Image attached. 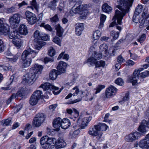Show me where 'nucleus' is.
<instances>
[{"instance_id":"774afa93","label":"nucleus","mask_w":149,"mask_h":149,"mask_svg":"<svg viewBox=\"0 0 149 149\" xmlns=\"http://www.w3.org/2000/svg\"><path fill=\"white\" fill-rule=\"evenodd\" d=\"M15 11V8L12 7L8 9L7 10V12L8 13H11L14 12Z\"/></svg>"},{"instance_id":"0e129e2a","label":"nucleus","mask_w":149,"mask_h":149,"mask_svg":"<svg viewBox=\"0 0 149 149\" xmlns=\"http://www.w3.org/2000/svg\"><path fill=\"white\" fill-rule=\"evenodd\" d=\"M16 95L15 93L12 94L10 98L8 100L7 102V104H9L12 101V99H14L16 97Z\"/></svg>"},{"instance_id":"4d7b16f0","label":"nucleus","mask_w":149,"mask_h":149,"mask_svg":"<svg viewBox=\"0 0 149 149\" xmlns=\"http://www.w3.org/2000/svg\"><path fill=\"white\" fill-rule=\"evenodd\" d=\"M77 78V77H74L70 81L67 83V84L70 86H72L73 85L76 81Z\"/></svg>"},{"instance_id":"8fccbe9b","label":"nucleus","mask_w":149,"mask_h":149,"mask_svg":"<svg viewBox=\"0 0 149 149\" xmlns=\"http://www.w3.org/2000/svg\"><path fill=\"white\" fill-rule=\"evenodd\" d=\"M94 96V94H91L90 93H88V94L86 95L87 100L88 101L92 100L93 99Z\"/></svg>"},{"instance_id":"bb28decb","label":"nucleus","mask_w":149,"mask_h":149,"mask_svg":"<svg viewBox=\"0 0 149 149\" xmlns=\"http://www.w3.org/2000/svg\"><path fill=\"white\" fill-rule=\"evenodd\" d=\"M12 42L17 49L19 48L21 46V41L19 37L13 38L12 40Z\"/></svg>"},{"instance_id":"5701e85b","label":"nucleus","mask_w":149,"mask_h":149,"mask_svg":"<svg viewBox=\"0 0 149 149\" xmlns=\"http://www.w3.org/2000/svg\"><path fill=\"white\" fill-rule=\"evenodd\" d=\"M71 124L70 120L68 119L64 118L62 120L61 127L62 129H65L68 128Z\"/></svg>"},{"instance_id":"412c9836","label":"nucleus","mask_w":149,"mask_h":149,"mask_svg":"<svg viewBox=\"0 0 149 149\" xmlns=\"http://www.w3.org/2000/svg\"><path fill=\"white\" fill-rule=\"evenodd\" d=\"M55 30H56V35L59 37L62 36L63 33L64 29L59 24H57L55 26Z\"/></svg>"},{"instance_id":"338daca9","label":"nucleus","mask_w":149,"mask_h":149,"mask_svg":"<svg viewBox=\"0 0 149 149\" xmlns=\"http://www.w3.org/2000/svg\"><path fill=\"white\" fill-rule=\"evenodd\" d=\"M106 15L103 14H101L100 18V21L104 23L106 19Z\"/></svg>"},{"instance_id":"ea45409f","label":"nucleus","mask_w":149,"mask_h":149,"mask_svg":"<svg viewBox=\"0 0 149 149\" xmlns=\"http://www.w3.org/2000/svg\"><path fill=\"white\" fill-rule=\"evenodd\" d=\"M105 65V63L104 61L102 60L96 62L95 67L97 68L101 67H104Z\"/></svg>"},{"instance_id":"a211bd4d","label":"nucleus","mask_w":149,"mask_h":149,"mask_svg":"<svg viewBox=\"0 0 149 149\" xmlns=\"http://www.w3.org/2000/svg\"><path fill=\"white\" fill-rule=\"evenodd\" d=\"M75 32L76 35L78 36H80L84 29L83 24L82 23L76 24L75 25Z\"/></svg>"},{"instance_id":"4468645a","label":"nucleus","mask_w":149,"mask_h":149,"mask_svg":"<svg viewBox=\"0 0 149 149\" xmlns=\"http://www.w3.org/2000/svg\"><path fill=\"white\" fill-rule=\"evenodd\" d=\"M139 145L143 149H149V133L140 141Z\"/></svg>"},{"instance_id":"f257e3e1","label":"nucleus","mask_w":149,"mask_h":149,"mask_svg":"<svg viewBox=\"0 0 149 149\" xmlns=\"http://www.w3.org/2000/svg\"><path fill=\"white\" fill-rule=\"evenodd\" d=\"M134 0H117L118 5L117 7L122 12L116 10L113 20L114 21L109 25V27H113L116 24L115 21L117 19V23L119 24H122V20L125 14L128 12L130 8L132 5Z\"/></svg>"},{"instance_id":"bf43d9fd","label":"nucleus","mask_w":149,"mask_h":149,"mask_svg":"<svg viewBox=\"0 0 149 149\" xmlns=\"http://www.w3.org/2000/svg\"><path fill=\"white\" fill-rule=\"evenodd\" d=\"M110 116V114L109 113H107L105 115V116L104 117V120H103V122H109V123L111 121V120H109L108 119V118Z\"/></svg>"},{"instance_id":"37998d69","label":"nucleus","mask_w":149,"mask_h":149,"mask_svg":"<svg viewBox=\"0 0 149 149\" xmlns=\"http://www.w3.org/2000/svg\"><path fill=\"white\" fill-rule=\"evenodd\" d=\"M34 45L35 49L38 50H40L42 47V43L40 41L37 40L35 42Z\"/></svg>"},{"instance_id":"2f4dec72","label":"nucleus","mask_w":149,"mask_h":149,"mask_svg":"<svg viewBox=\"0 0 149 149\" xmlns=\"http://www.w3.org/2000/svg\"><path fill=\"white\" fill-rule=\"evenodd\" d=\"M43 33L40 32L38 30L35 31L34 33V37L36 39H40L42 38Z\"/></svg>"},{"instance_id":"4c0bfd02","label":"nucleus","mask_w":149,"mask_h":149,"mask_svg":"<svg viewBox=\"0 0 149 149\" xmlns=\"http://www.w3.org/2000/svg\"><path fill=\"white\" fill-rule=\"evenodd\" d=\"M143 10V6L142 5L139 4L136 8L134 13L136 15H139Z\"/></svg>"},{"instance_id":"7ed1b4c3","label":"nucleus","mask_w":149,"mask_h":149,"mask_svg":"<svg viewBox=\"0 0 149 149\" xmlns=\"http://www.w3.org/2000/svg\"><path fill=\"white\" fill-rule=\"evenodd\" d=\"M38 52L32 50L30 47H27L23 52L21 55V59L23 62L22 66L25 68L29 66L34 58L37 54Z\"/></svg>"},{"instance_id":"c85d7f7f","label":"nucleus","mask_w":149,"mask_h":149,"mask_svg":"<svg viewBox=\"0 0 149 149\" xmlns=\"http://www.w3.org/2000/svg\"><path fill=\"white\" fill-rule=\"evenodd\" d=\"M146 127V125L144 124H143L142 120L141 125L139 126L138 128V131L142 133L145 134L146 132V130L145 128Z\"/></svg>"},{"instance_id":"dca6fc26","label":"nucleus","mask_w":149,"mask_h":149,"mask_svg":"<svg viewBox=\"0 0 149 149\" xmlns=\"http://www.w3.org/2000/svg\"><path fill=\"white\" fill-rule=\"evenodd\" d=\"M66 145V144L64 140L63 136L60 137L56 140L54 145V147L56 149H59L64 147Z\"/></svg>"},{"instance_id":"f3484780","label":"nucleus","mask_w":149,"mask_h":149,"mask_svg":"<svg viewBox=\"0 0 149 149\" xmlns=\"http://www.w3.org/2000/svg\"><path fill=\"white\" fill-rule=\"evenodd\" d=\"M66 67V63L63 61H61L57 65V69L59 73L61 74L65 72Z\"/></svg>"},{"instance_id":"13d9d810","label":"nucleus","mask_w":149,"mask_h":149,"mask_svg":"<svg viewBox=\"0 0 149 149\" xmlns=\"http://www.w3.org/2000/svg\"><path fill=\"white\" fill-rule=\"evenodd\" d=\"M117 61L118 63L122 64L125 62V60L123 58L122 56L120 55L117 58Z\"/></svg>"},{"instance_id":"39448f33","label":"nucleus","mask_w":149,"mask_h":149,"mask_svg":"<svg viewBox=\"0 0 149 149\" xmlns=\"http://www.w3.org/2000/svg\"><path fill=\"white\" fill-rule=\"evenodd\" d=\"M70 13H78L81 15V18L84 19L87 16L88 13V11L85 9L83 5H80L77 7H75V6L73 7L71 9Z\"/></svg>"},{"instance_id":"2eb2a0df","label":"nucleus","mask_w":149,"mask_h":149,"mask_svg":"<svg viewBox=\"0 0 149 149\" xmlns=\"http://www.w3.org/2000/svg\"><path fill=\"white\" fill-rule=\"evenodd\" d=\"M56 142V139L54 138H49L43 148L45 149H50L54 148L55 143Z\"/></svg>"},{"instance_id":"c03bdc74","label":"nucleus","mask_w":149,"mask_h":149,"mask_svg":"<svg viewBox=\"0 0 149 149\" xmlns=\"http://www.w3.org/2000/svg\"><path fill=\"white\" fill-rule=\"evenodd\" d=\"M40 26L44 27L46 29L51 31H52L53 29L51 26L49 24H45V23H42Z\"/></svg>"},{"instance_id":"603ef678","label":"nucleus","mask_w":149,"mask_h":149,"mask_svg":"<svg viewBox=\"0 0 149 149\" xmlns=\"http://www.w3.org/2000/svg\"><path fill=\"white\" fill-rule=\"evenodd\" d=\"M115 83L117 84L122 86L124 82L121 78H118L115 80Z\"/></svg>"},{"instance_id":"423d86ee","label":"nucleus","mask_w":149,"mask_h":149,"mask_svg":"<svg viewBox=\"0 0 149 149\" xmlns=\"http://www.w3.org/2000/svg\"><path fill=\"white\" fill-rule=\"evenodd\" d=\"M46 118V115L44 113H39L37 114L32 122L33 126L37 127H39L45 121Z\"/></svg>"},{"instance_id":"6ab92c4d","label":"nucleus","mask_w":149,"mask_h":149,"mask_svg":"<svg viewBox=\"0 0 149 149\" xmlns=\"http://www.w3.org/2000/svg\"><path fill=\"white\" fill-rule=\"evenodd\" d=\"M62 121V119L59 117L56 118L54 120L53 124L56 131H58L59 130Z\"/></svg>"},{"instance_id":"c9c22d12","label":"nucleus","mask_w":149,"mask_h":149,"mask_svg":"<svg viewBox=\"0 0 149 149\" xmlns=\"http://www.w3.org/2000/svg\"><path fill=\"white\" fill-rule=\"evenodd\" d=\"M80 131L79 128L78 129L74 131L73 132H71L70 134L71 136V138L72 139L75 138L79 134Z\"/></svg>"},{"instance_id":"864d4df0","label":"nucleus","mask_w":149,"mask_h":149,"mask_svg":"<svg viewBox=\"0 0 149 149\" xmlns=\"http://www.w3.org/2000/svg\"><path fill=\"white\" fill-rule=\"evenodd\" d=\"M58 18L57 14H56L53 17L50 18V21L52 22H56L58 21Z\"/></svg>"},{"instance_id":"393cba45","label":"nucleus","mask_w":149,"mask_h":149,"mask_svg":"<svg viewBox=\"0 0 149 149\" xmlns=\"http://www.w3.org/2000/svg\"><path fill=\"white\" fill-rule=\"evenodd\" d=\"M100 51L105 52V54L107 55H108L109 54H111V50L110 49L108 50V46L105 44H103L100 45L99 47Z\"/></svg>"},{"instance_id":"de8ad7c7","label":"nucleus","mask_w":149,"mask_h":149,"mask_svg":"<svg viewBox=\"0 0 149 149\" xmlns=\"http://www.w3.org/2000/svg\"><path fill=\"white\" fill-rule=\"evenodd\" d=\"M120 49V47L118 46L115 47L114 48L113 47H111L110 49L111 50V54H109L110 55H114L115 53V52L118 50V49Z\"/></svg>"},{"instance_id":"473e14b6","label":"nucleus","mask_w":149,"mask_h":149,"mask_svg":"<svg viewBox=\"0 0 149 149\" xmlns=\"http://www.w3.org/2000/svg\"><path fill=\"white\" fill-rule=\"evenodd\" d=\"M42 91L37 90L33 93L32 95L39 100L42 97Z\"/></svg>"},{"instance_id":"f03ea898","label":"nucleus","mask_w":149,"mask_h":149,"mask_svg":"<svg viewBox=\"0 0 149 149\" xmlns=\"http://www.w3.org/2000/svg\"><path fill=\"white\" fill-rule=\"evenodd\" d=\"M108 127L106 124L99 123L90 129L88 131V133L93 136H96L97 141H101V138L103 134L102 132L106 131Z\"/></svg>"},{"instance_id":"e433bc0d","label":"nucleus","mask_w":149,"mask_h":149,"mask_svg":"<svg viewBox=\"0 0 149 149\" xmlns=\"http://www.w3.org/2000/svg\"><path fill=\"white\" fill-rule=\"evenodd\" d=\"M92 57L94 58L96 60H99L102 57V54L99 53H97L95 51H93L92 54Z\"/></svg>"},{"instance_id":"20e7f679","label":"nucleus","mask_w":149,"mask_h":149,"mask_svg":"<svg viewBox=\"0 0 149 149\" xmlns=\"http://www.w3.org/2000/svg\"><path fill=\"white\" fill-rule=\"evenodd\" d=\"M143 69V68H140L136 69L133 72V76H129L128 80L131 81L133 85H135L139 79V75L140 77L144 78L147 76H149V71H146L143 72L139 74L140 72Z\"/></svg>"},{"instance_id":"c756f323","label":"nucleus","mask_w":149,"mask_h":149,"mask_svg":"<svg viewBox=\"0 0 149 149\" xmlns=\"http://www.w3.org/2000/svg\"><path fill=\"white\" fill-rule=\"evenodd\" d=\"M18 32L17 31H14L13 32H9L8 34L9 37L10 39L15 38L17 37H19V35L18 34Z\"/></svg>"},{"instance_id":"e2e57ef3","label":"nucleus","mask_w":149,"mask_h":149,"mask_svg":"<svg viewBox=\"0 0 149 149\" xmlns=\"http://www.w3.org/2000/svg\"><path fill=\"white\" fill-rule=\"evenodd\" d=\"M146 39V35L145 34H143L141 35L140 38L138 39V41L140 43H141L145 40Z\"/></svg>"},{"instance_id":"5fc2aeb1","label":"nucleus","mask_w":149,"mask_h":149,"mask_svg":"<svg viewBox=\"0 0 149 149\" xmlns=\"http://www.w3.org/2000/svg\"><path fill=\"white\" fill-rule=\"evenodd\" d=\"M54 60L53 58L45 57L44 59V61L45 63H47L49 62H52Z\"/></svg>"},{"instance_id":"680f3d73","label":"nucleus","mask_w":149,"mask_h":149,"mask_svg":"<svg viewBox=\"0 0 149 149\" xmlns=\"http://www.w3.org/2000/svg\"><path fill=\"white\" fill-rule=\"evenodd\" d=\"M43 35H42V38H41L40 39L46 41L48 40L49 38V36L47 34H46L43 33Z\"/></svg>"},{"instance_id":"9d476101","label":"nucleus","mask_w":149,"mask_h":149,"mask_svg":"<svg viewBox=\"0 0 149 149\" xmlns=\"http://www.w3.org/2000/svg\"><path fill=\"white\" fill-rule=\"evenodd\" d=\"M25 15L26 19L29 24L33 25L36 22L37 18L34 14L27 10L25 12Z\"/></svg>"},{"instance_id":"052dcab7","label":"nucleus","mask_w":149,"mask_h":149,"mask_svg":"<svg viewBox=\"0 0 149 149\" xmlns=\"http://www.w3.org/2000/svg\"><path fill=\"white\" fill-rule=\"evenodd\" d=\"M138 15H139L135 14V13L134 14L133 17V22L136 23H138L139 22V19Z\"/></svg>"},{"instance_id":"b1692460","label":"nucleus","mask_w":149,"mask_h":149,"mask_svg":"<svg viewBox=\"0 0 149 149\" xmlns=\"http://www.w3.org/2000/svg\"><path fill=\"white\" fill-rule=\"evenodd\" d=\"M19 31L20 34L26 35L28 33L27 27L24 25H20L19 28Z\"/></svg>"},{"instance_id":"f704fd0d","label":"nucleus","mask_w":149,"mask_h":149,"mask_svg":"<svg viewBox=\"0 0 149 149\" xmlns=\"http://www.w3.org/2000/svg\"><path fill=\"white\" fill-rule=\"evenodd\" d=\"M58 1L56 0H53L51 1L48 5V7L52 10H54L55 7L56 6V3Z\"/></svg>"},{"instance_id":"cd10ccee","label":"nucleus","mask_w":149,"mask_h":149,"mask_svg":"<svg viewBox=\"0 0 149 149\" xmlns=\"http://www.w3.org/2000/svg\"><path fill=\"white\" fill-rule=\"evenodd\" d=\"M103 11L108 13H109L112 10L111 8L107 3H105L102 6Z\"/></svg>"},{"instance_id":"7c9ffc66","label":"nucleus","mask_w":149,"mask_h":149,"mask_svg":"<svg viewBox=\"0 0 149 149\" xmlns=\"http://www.w3.org/2000/svg\"><path fill=\"white\" fill-rule=\"evenodd\" d=\"M30 4L31 5V8L33 10H34V9H35L37 11H38L39 7L36 2V0H32L30 2Z\"/></svg>"},{"instance_id":"72a5a7b5","label":"nucleus","mask_w":149,"mask_h":149,"mask_svg":"<svg viewBox=\"0 0 149 149\" xmlns=\"http://www.w3.org/2000/svg\"><path fill=\"white\" fill-rule=\"evenodd\" d=\"M39 100L32 95L29 100V103L32 105H34L36 104Z\"/></svg>"},{"instance_id":"4be33fe9","label":"nucleus","mask_w":149,"mask_h":149,"mask_svg":"<svg viewBox=\"0 0 149 149\" xmlns=\"http://www.w3.org/2000/svg\"><path fill=\"white\" fill-rule=\"evenodd\" d=\"M60 74H61L57 70L53 69L50 72L49 77L51 79L54 80L56 79L57 76Z\"/></svg>"},{"instance_id":"6e6d98bb","label":"nucleus","mask_w":149,"mask_h":149,"mask_svg":"<svg viewBox=\"0 0 149 149\" xmlns=\"http://www.w3.org/2000/svg\"><path fill=\"white\" fill-rule=\"evenodd\" d=\"M96 60L94 58L92 57V56L91 57L89 58L87 60V63H96Z\"/></svg>"},{"instance_id":"09e8293b","label":"nucleus","mask_w":149,"mask_h":149,"mask_svg":"<svg viewBox=\"0 0 149 149\" xmlns=\"http://www.w3.org/2000/svg\"><path fill=\"white\" fill-rule=\"evenodd\" d=\"M48 137L47 136H45L42 137L40 140V144L44 146L45 144V142H46V140H47V139H48Z\"/></svg>"},{"instance_id":"58836bf2","label":"nucleus","mask_w":149,"mask_h":149,"mask_svg":"<svg viewBox=\"0 0 149 149\" xmlns=\"http://www.w3.org/2000/svg\"><path fill=\"white\" fill-rule=\"evenodd\" d=\"M101 35V32L98 30L95 31L93 34V37L95 40L99 38Z\"/></svg>"},{"instance_id":"a18cd8bd","label":"nucleus","mask_w":149,"mask_h":149,"mask_svg":"<svg viewBox=\"0 0 149 149\" xmlns=\"http://www.w3.org/2000/svg\"><path fill=\"white\" fill-rule=\"evenodd\" d=\"M53 42L57 44L60 46H61V40L58 37L55 36L53 40Z\"/></svg>"},{"instance_id":"a19ab883","label":"nucleus","mask_w":149,"mask_h":149,"mask_svg":"<svg viewBox=\"0 0 149 149\" xmlns=\"http://www.w3.org/2000/svg\"><path fill=\"white\" fill-rule=\"evenodd\" d=\"M105 86L104 85H98L94 90H96L95 93L97 94L99 93L100 91L103 88H105Z\"/></svg>"},{"instance_id":"69168bd1","label":"nucleus","mask_w":149,"mask_h":149,"mask_svg":"<svg viewBox=\"0 0 149 149\" xmlns=\"http://www.w3.org/2000/svg\"><path fill=\"white\" fill-rule=\"evenodd\" d=\"M4 45L2 40L0 39V53L4 51Z\"/></svg>"},{"instance_id":"6e6552de","label":"nucleus","mask_w":149,"mask_h":149,"mask_svg":"<svg viewBox=\"0 0 149 149\" xmlns=\"http://www.w3.org/2000/svg\"><path fill=\"white\" fill-rule=\"evenodd\" d=\"M38 77V75L33 72L29 73L23 76V81L31 85L34 82Z\"/></svg>"},{"instance_id":"f8f14e48","label":"nucleus","mask_w":149,"mask_h":149,"mask_svg":"<svg viewBox=\"0 0 149 149\" xmlns=\"http://www.w3.org/2000/svg\"><path fill=\"white\" fill-rule=\"evenodd\" d=\"M20 21V15L18 13L14 14L10 17L9 21L10 24L14 27L17 26Z\"/></svg>"},{"instance_id":"0eeeda50","label":"nucleus","mask_w":149,"mask_h":149,"mask_svg":"<svg viewBox=\"0 0 149 149\" xmlns=\"http://www.w3.org/2000/svg\"><path fill=\"white\" fill-rule=\"evenodd\" d=\"M40 87L42 88L44 91H48L49 90H54L53 91V92L54 95L58 94L63 89V88H61L58 91L59 89L58 87L53 85L48 82L42 84Z\"/></svg>"},{"instance_id":"3c124183","label":"nucleus","mask_w":149,"mask_h":149,"mask_svg":"<svg viewBox=\"0 0 149 149\" xmlns=\"http://www.w3.org/2000/svg\"><path fill=\"white\" fill-rule=\"evenodd\" d=\"M11 119L9 118L3 121V125L4 126L9 125L11 123Z\"/></svg>"},{"instance_id":"1a4fd4ad","label":"nucleus","mask_w":149,"mask_h":149,"mask_svg":"<svg viewBox=\"0 0 149 149\" xmlns=\"http://www.w3.org/2000/svg\"><path fill=\"white\" fill-rule=\"evenodd\" d=\"M141 136V133L136 131L125 135L124 139L127 142L132 143L140 138Z\"/></svg>"},{"instance_id":"9b49d317","label":"nucleus","mask_w":149,"mask_h":149,"mask_svg":"<svg viewBox=\"0 0 149 149\" xmlns=\"http://www.w3.org/2000/svg\"><path fill=\"white\" fill-rule=\"evenodd\" d=\"M92 117L90 116H85L81 121L80 118L77 119V123L80 126L81 129H84L87 125L88 124L91 120Z\"/></svg>"},{"instance_id":"79ce46f5","label":"nucleus","mask_w":149,"mask_h":149,"mask_svg":"<svg viewBox=\"0 0 149 149\" xmlns=\"http://www.w3.org/2000/svg\"><path fill=\"white\" fill-rule=\"evenodd\" d=\"M119 34V32H116L114 31H112L110 32L111 35L113 36V38L114 40H116L118 38Z\"/></svg>"},{"instance_id":"ddd939ff","label":"nucleus","mask_w":149,"mask_h":149,"mask_svg":"<svg viewBox=\"0 0 149 149\" xmlns=\"http://www.w3.org/2000/svg\"><path fill=\"white\" fill-rule=\"evenodd\" d=\"M117 89L113 86H110L107 88L105 92V97L110 98L113 97L116 93Z\"/></svg>"},{"instance_id":"a878e982","label":"nucleus","mask_w":149,"mask_h":149,"mask_svg":"<svg viewBox=\"0 0 149 149\" xmlns=\"http://www.w3.org/2000/svg\"><path fill=\"white\" fill-rule=\"evenodd\" d=\"M9 28L6 26H3L0 27V34L7 35L9 32Z\"/></svg>"},{"instance_id":"aec40b11","label":"nucleus","mask_w":149,"mask_h":149,"mask_svg":"<svg viewBox=\"0 0 149 149\" xmlns=\"http://www.w3.org/2000/svg\"><path fill=\"white\" fill-rule=\"evenodd\" d=\"M43 69V67L40 65L36 64L34 66L31 68V70H33V73L36 75H38L41 74Z\"/></svg>"},{"instance_id":"49530a36","label":"nucleus","mask_w":149,"mask_h":149,"mask_svg":"<svg viewBox=\"0 0 149 149\" xmlns=\"http://www.w3.org/2000/svg\"><path fill=\"white\" fill-rule=\"evenodd\" d=\"M48 53L49 56H52L54 55L55 54V51L52 47H51L49 49Z\"/></svg>"}]
</instances>
